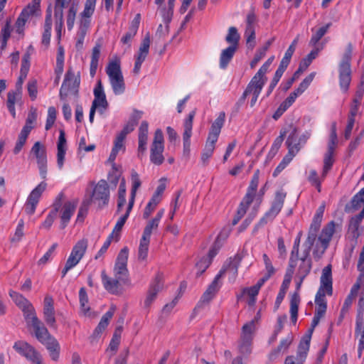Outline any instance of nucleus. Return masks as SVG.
<instances>
[{"mask_svg": "<svg viewBox=\"0 0 364 364\" xmlns=\"http://www.w3.org/2000/svg\"><path fill=\"white\" fill-rule=\"evenodd\" d=\"M65 195L63 192H60L58 195L53 203L54 210L50 211L49 214L47 215L46 220L41 225V228L47 230H49L50 228L56 218L57 213L60 210V208L61 206V201H63Z\"/></svg>", "mask_w": 364, "mask_h": 364, "instance_id": "27", "label": "nucleus"}, {"mask_svg": "<svg viewBox=\"0 0 364 364\" xmlns=\"http://www.w3.org/2000/svg\"><path fill=\"white\" fill-rule=\"evenodd\" d=\"M150 43L151 41L149 33H147L142 40L139 49V53L136 57V61L133 69L134 74H138L139 73L141 64L145 60L146 56L149 54Z\"/></svg>", "mask_w": 364, "mask_h": 364, "instance_id": "20", "label": "nucleus"}, {"mask_svg": "<svg viewBox=\"0 0 364 364\" xmlns=\"http://www.w3.org/2000/svg\"><path fill=\"white\" fill-rule=\"evenodd\" d=\"M287 279H288L287 274H285L284 279L282 282L281 289L279 290V292L277 294V299L275 301V305H276L277 308H278L280 304L283 301V299L285 296V294H286V290L288 289L289 285L290 284V282H288V284L287 283V282H286Z\"/></svg>", "mask_w": 364, "mask_h": 364, "instance_id": "56", "label": "nucleus"}, {"mask_svg": "<svg viewBox=\"0 0 364 364\" xmlns=\"http://www.w3.org/2000/svg\"><path fill=\"white\" fill-rule=\"evenodd\" d=\"M109 200V188L105 179L100 180L95 185L91 197V201L102 208L108 205Z\"/></svg>", "mask_w": 364, "mask_h": 364, "instance_id": "9", "label": "nucleus"}, {"mask_svg": "<svg viewBox=\"0 0 364 364\" xmlns=\"http://www.w3.org/2000/svg\"><path fill=\"white\" fill-rule=\"evenodd\" d=\"M320 227H321L320 225L314 223L313 222L311 223L310 228H309L308 237L306 238V240L304 242V246H309V247H312V246L314 245V242L316 240V238L317 236V232H318Z\"/></svg>", "mask_w": 364, "mask_h": 364, "instance_id": "48", "label": "nucleus"}, {"mask_svg": "<svg viewBox=\"0 0 364 364\" xmlns=\"http://www.w3.org/2000/svg\"><path fill=\"white\" fill-rule=\"evenodd\" d=\"M36 119L37 109L31 107L26 118V124L21 130L27 131V133L30 134L31 130L34 128V124L36 123Z\"/></svg>", "mask_w": 364, "mask_h": 364, "instance_id": "46", "label": "nucleus"}, {"mask_svg": "<svg viewBox=\"0 0 364 364\" xmlns=\"http://www.w3.org/2000/svg\"><path fill=\"white\" fill-rule=\"evenodd\" d=\"M286 196H287V193L284 190L281 189V190L277 191L275 193V197L274 198V200L272 203L271 207H272L273 208H275L276 210H277L279 211H281V210L284 205V203Z\"/></svg>", "mask_w": 364, "mask_h": 364, "instance_id": "50", "label": "nucleus"}, {"mask_svg": "<svg viewBox=\"0 0 364 364\" xmlns=\"http://www.w3.org/2000/svg\"><path fill=\"white\" fill-rule=\"evenodd\" d=\"M237 48L235 46H228L225 49L223 50L220 56V67L222 69H225L228 65L229 63L232 59Z\"/></svg>", "mask_w": 364, "mask_h": 364, "instance_id": "36", "label": "nucleus"}, {"mask_svg": "<svg viewBox=\"0 0 364 364\" xmlns=\"http://www.w3.org/2000/svg\"><path fill=\"white\" fill-rule=\"evenodd\" d=\"M80 82V74L78 73L75 75L73 69L69 68L65 75V78L60 90V97L64 99L68 96L69 92H76Z\"/></svg>", "mask_w": 364, "mask_h": 364, "instance_id": "11", "label": "nucleus"}, {"mask_svg": "<svg viewBox=\"0 0 364 364\" xmlns=\"http://www.w3.org/2000/svg\"><path fill=\"white\" fill-rule=\"evenodd\" d=\"M293 156H291V154H287L282 161L279 164V165L276 167L275 170L274 171L272 176L273 177H277L287 166V165L293 159Z\"/></svg>", "mask_w": 364, "mask_h": 364, "instance_id": "57", "label": "nucleus"}, {"mask_svg": "<svg viewBox=\"0 0 364 364\" xmlns=\"http://www.w3.org/2000/svg\"><path fill=\"white\" fill-rule=\"evenodd\" d=\"M43 314L47 324L50 326H54L55 323V311L53 300L50 296H46L44 299Z\"/></svg>", "mask_w": 364, "mask_h": 364, "instance_id": "31", "label": "nucleus"}, {"mask_svg": "<svg viewBox=\"0 0 364 364\" xmlns=\"http://www.w3.org/2000/svg\"><path fill=\"white\" fill-rule=\"evenodd\" d=\"M32 347L33 346L23 341H18L15 342L13 346L14 349L23 357H25Z\"/></svg>", "mask_w": 364, "mask_h": 364, "instance_id": "55", "label": "nucleus"}, {"mask_svg": "<svg viewBox=\"0 0 364 364\" xmlns=\"http://www.w3.org/2000/svg\"><path fill=\"white\" fill-rule=\"evenodd\" d=\"M332 284L331 265L328 264L322 270L320 287L315 297V304L316 306H327V301L325 296L326 294L328 296L332 295Z\"/></svg>", "mask_w": 364, "mask_h": 364, "instance_id": "5", "label": "nucleus"}, {"mask_svg": "<svg viewBox=\"0 0 364 364\" xmlns=\"http://www.w3.org/2000/svg\"><path fill=\"white\" fill-rule=\"evenodd\" d=\"M124 140L125 137L119 134H117V136H116L115 140L114 141V146L112 149V151L108 159V161L110 163L114 162V160L119 151H125Z\"/></svg>", "mask_w": 364, "mask_h": 364, "instance_id": "37", "label": "nucleus"}, {"mask_svg": "<svg viewBox=\"0 0 364 364\" xmlns=\"http://www.w3.org/2000/svg\"><path fill=\"white\" fill-rule=\"evenodd\" d=\"M30 60L31 55L28 52L26 53L22 58L20 75H23V77H27L28 73L30 69Z\"/></svg>", "mask_w": 364, "mask_h": 364, "instance_id": "59", "label": "nucleus"}, {"mask_svg": "<svg viewBox=\"0 0 364 364\" xmlns=\"http://www.w3.org/2000/svg\"><path fill=\"white\" fill-rule=\"evenodd\" d=\"M112 164V171L108 174V181L112 188H115L122 176V171L117 167L114 162Z\"/></svg>", "mask_w": 364, "mask_h": 364, "instance_id": "47", "label": "nucleus"}, {"mask_svg": "<svg viewBox=\"0 0 364 364\" xmlns=\"http://www.w3.org/2000/svg\"><path fill=\"white\" fill-rule=\"evenodd\" d=\"M336 223L334 221L329 222L323 227L321 232L318 237V240L321 244L322 250L321 254H323L325 250L328 248L329 242L335 232Z\"/></svg>", "mask_w": 364, "mask_h": 364, "instance_id": "25", "label": "nucleus"}, {"mask_svg": "<svg viewBox=\"0 0 364 364\" xmlns=\"http://www.w3.org/2000/svg\"><path fill=\"white\" fill-rule=\"evenodd\" d=\"M128 257L129 249L124 247L119 252L113 269L114 276L119 277V279H122L126 282L129 277V271L127 269Z\"/></svg>", "mask_w": 364, "mask_h": 364, "instance_id": "12", "label": "nucleus"}, {"mask_svg": "<svg viewBox=\"0 0 364 364\" xmlns=\"http://www.w3.org/2000/svg\"><path fill=\"white\" fill-rule=\"evenodd\" d=\"M334 163L333 154L326 153L323 158V167L321 177L324 179Z\"/></svg>", "mask_w": 364, "mask_h": 364, "instance_id": "52", "label": "nucleus"}, {"mask_svg": "<svg viewBox=\"0 0 364 364\" xmlns=\"http://www.w3.org/2000/svg\"><path fill=\"white\" fill-rule=\"evenodd\" d=\"M131 179L132 183V187L131 190L130 198L129 200V209L132 208L134 204L135 197L138 188L141 186V182L139 178V176L137 172L134 170L132 171Z\"/></svg>", "mask_w": 364, "mask_h": 364, "instance_id": "35", "label": "nucleus"}, {"mask_svg": "<svg viewBox=\"0 0 364 364\" xmlns=\"http://www.w3.org/2000/svg\"><path fill=\"white\" fill-rule=\"evenodd\" d=\"M132 208L129 209V205H127L126 213L122 215L117 220L112 233L109 235H112V237L114 238V240L117 242L119 239L120 232L125 224L127 218H129V215L130 214V212Z\"/></svg>", "mask_w": 364, "mask_h": 364, "instance_id": "38", "label": "nucleus"}, {"mask_svg": "<svg viewBox=\"0 0 364 364\" xmlns=\"http://www.w3.org/2000/svg\"><path fill=\"white\" fill-rule=\"evenodd\" d=\"M149 124L146 121H143L139 128V146L138 156L141 157L146 150L148 141Z\"/></svg>", "mask_w": 364, "mask_h": 364, "instance_id": "28", "label": "nucleus"}, {"mask_svg": "<svg viewBox=\"0 0 364 364\" xmlns=\"http://www.w3.org/2000/svg\"><path fill=\"white\" fill-rule=\"evenodd\" d=\"M97 0H86L85 8L80 14L78 31L76 34L75 48L80 50L83 48L84 40L91 23V16L94 14Z\"/></svg>", "mask_w": 364, "mask_h": 364, "instance_id": "1", "label": "nucleus"}, {"mask_svg": "<svg viewBox=\"0 0 364 364\" xmlns=\"http://www.w3.org/2000/svg\"><path fill=\"white\" fill-rule=\"evenodd\" d=\"M280 211L270 207L269 210L265 215L259 220V225H265L269 221L273 220L275 217L279 213Z\"/></svg>", "mask_w": 364, "mask_h": 364, "instance_id": "63", "label": "nucleus"}, {"mask_svg": "<svg viewBox=\"0 0 364 364\" xmlns=\"http://www.w3.org/2000/svg\"><path fill=\"white\" fill-rule=\"evenodd\" d=\"M225 120V113L224 112H220L218 114V117L216 118V119L212 124L210 129L220 133L221 129L224 125Z\"/></svg>", "mask_w": 364, "mask_h": 364, "instance_id": "60", "label": "nucleus"}, {"mask_svg": "<svg viewBox=\"0 0 364 364\" xmlns=\"http://www.w3.org/2000/svg\"><path fill=\"white\" fill-rule=\"evenodd\" d=\"M164 214V209H161L160 210L158 211L156 216L152 220H149L146 227L144 228L142 237H145L146 238L148 239L151 238L152 231L158 228L159 224Z\"/></svg>", "mask_w": 364, "mask_h": 364, "instance_id": "33", "label": "nucleus"}, {"mask_svg": "<svg viewBox=\"0 0 364 364\" xmlns=\"http://www.w3.org/2000/svg\"><path fill=\"white\" fill-rule=\"evenodd\" d=\"M263 88V85H261V84H256L253 82H250L247 85L245 90L242 93V96L239 99L238 102H237V105H242L245 102L247 97L249 95H252V99L250 101V106L253 107L256 104L257 101V98L261 93V91Z\"/></svg>", "mask_w": 364, "mask_h": 364, "instance_id": "22", "label": "nucleus"}, {"mask_svg": "<svg viewBox=\"0 0 364 364\" xmlns=\"http://www.w3.org/2000/svg\"><path fill=\"white\" fill-rule=\"evenodd\" d=\"M364 204V188L357 193L351 200L352 207L358 209Z\"/></svg>", "mask_w": 364, "mask_h": 364, "instance_id": "62", "label": "nucleus"}, {"mask_svg": "<svg viewBox=\"0 0 364 364\" xmlns=\"http://www.w3.org/2000/svg\"><path fill=\"white\" fill-rule=\"evenodd\" d=\"M57 164L61 169L64 164L65 156L67 150V141L64 130L60 129L59 132L58 141L57 144Z\"/></svg>", "mask_w": 364, "mask_h": 364, "instance_id": "29", "label": "nucleus"}, {"mask_svg": "<svg viewBox=\"0 0 364 364\" xmlns=\"http://www.w3.org/2000/svg\"><path fill=\"white\" fill-rule=\"evenodd\" d=\"M221 277H223V272H218V274L215 276L213 281L202 295L200 302L208 303L210 300L213 299V298L215 296L216 293L220 288L221 285L219 282V280Z\"/></svg>", "mask_w": 364, "mask_h": 364, "instance_id": "26", "label": "nucleus"}, {"mask_svg": "<svg viewBox=\"0 0 364 364\" xmlns=\"http://www.w3.org/2000/svg\"><path fill=\"white\" fill-rule=\"evenodd\" d=\"M355 336L359 337L358 355L360 356L364 350V321L362 316L358 314L356 318Z\"/></svg>", "mask_w": 364, "mask_h": 364, "instance_id": "34", "label": "nucleus"}, {"mask_svg": "<svg viewBox=\"0 0 364 364\" xmlns=\"http://www.w3.org/2000/svg\"><path fill=\"white\" fill-rule=\"evenodd\" d=\"M100 50L101 46L100 44H97L92 48L90 68V73L91 77H94L96 74L98 67L99 59L100 57Z\"/></svg>", "mask_w": 364, "mask_h": 364, "instance_id": "40", "label": "nucleus"}, {"mask_svg": "<svg viewBox=\"0 0 364 364\" xmlns=\"http://www.w3.org/2000/svg\"><path fill=\"white\" fill-rule=\"evenodd\" d=\"M150 243V239L141 237L139 242L138 249V259L139 261H146L148 257L149 246Z\"/></svg>", "mask_w": 364, "mask_h": 364, "instance_id": "42", "label": "nucleus"}, {"mask_svg": "<svg viewBox=\"0 0 364 364\" xmlns=\"http://www.w3.org/2000/svg\"><path fill=\"white\" fill-rule=\"evenodd\" d=\"M310 134L306 133L299 136L297 129L294 128L286 141L289 150L288 154H291L294 157L300 150L301 147L306 142Z\"/></svg>", "mask_w": 364, "mask_h": 364, "instance_id": "14", "label": "nucleus"}, {"mask_svg": "<svg viewBox=\"0 0 364 364\" xmlns=\"http://www.w3.org/2000/svg\"><path fill=\"white\" fill-rule=\"evenodd\" d=\"M353 50V44L348 43L338 65L339 85L343 92H346L348 90L351 81L350 61Z\"/></svg>", "mask_w": 364, "mask_h": 364, "instance_id": "3", "label": "nucleus"}, {"mask_svg": "<svg viewBox=\"0 0 364 364\" xmlns=\"http://www.w3.org/2000/svg\"><path fill=\"white\" fill-rule=\"evenodd\" d=\"M79 299L82 311L86 314L89 311L90 307L87 305L88 297L84 287L80 288L79 291Z\"/></svg>", "mask_w": 364, "mask_h": 364, "instance_id": "58", "label": "nucleus"}, {"mask_svg": "<svg viewBox=\"0 0 364 364\" xmlns=\"http://www.w3.org/2000/svg\"><path fill=\"white\" fill-rule=\"evenodd\" d=\"M300 304V296L299 292H294L290 300V314L291 320L293 323H296L298 316L299 305Z\"/></svg>", "mask_w": 364, "mask_h": 364, "instance_id": "41", "label": "nucleus"}, {"mask_svg": "<svg viewBox=\"0 0 364 364\" xmlns=\"http://www.w3.org/2000/svg\"><path fill=\"white\" fill-rule=\"evenodd\" d=\"M164 151V139L162 131H155L153 141L150 148V161L152 164L160 166L164 162L163 152Z\"/></svg>", "mask_w": 364, "mask_h": 364, "instance_id": "8", "label": "nucleus"}, {"mask_svg": "<svg viewBox=\"0 0 364 364\" xmlns=\"http://www.w3.org/2000/svg\"><path fill=\"white\" fill-rule=\"evenodd\" d=\"M25 358L33 364H45L41 354L33 346Z\"/></svg>", "mask_w": 364, "mask_h": 364, "instance_id": "53", "label": "nucleus"}, {"mask_svg": "<svg viewBox=\"0 0 364 364\" xmlns=\"http://www.w3.org/2000/svg\"><path fill=\"white\" fill-rule=\"evenodd\" d=\"M101 277L104 288L112 294H119L122 290V285L127 283L115 276L114 277L107 276L105 270L102 271Z\"/></svg>", "mask_w": 364, "mask_h": 364, "instance_id": "18", "label": "nucleus"}, {"mask_svg": "<svg viewBox=\"0 0 364 364\" xmlns=\"http://www.w3.org/2000/svg\"><path fill=\"white\" fill-rule=\"evenodd\" d=\"M139 28V21L137 19L133 20L129 27L128 31L121 38V42L123 44H129L131 40L136 36Z\"/></svg>", "mask_w": 364, "mask_h": 364, "instance_id": "43", "label": "nucleus"}, {"mask_svg": "<svg viewBox=\"0 0 364 364\" xmlns=\"http://www.w3.org/2000/svg\"><path fill=\"white\" fill-rule=\"evenodd\" d=\"M48 350L52 360L57 362L60 358V346L57 339L52 336L42 343Z\"/></svg>", "mask_w": 364, "mask_h": 364, "instance_id": "30", "label": "nucleus"}, {"mask_svg": "<svg viewBox=\"0 0 364 364\" xmlns=\"http://www.w3.org/2000/svg\"><path fill=\"white\" fill-rule=\"evenodd\" d=\"M164 288V277L160 272H158L153 281L151 282L146 299L144 300V306L149 308L155 301L159 291Z\"/></svg>", "mask_w": 364, "mask_h": 364, "instance_id": "16", "label": "nucleus"}, {"mask_svg": "<svg viewBox=\"0 0 364 364\" xmlns=\"http://www.w3.org/2000/svg\"><path fill=\"white\" fill-rule=\"evenodd\" d=\"M269 66L265 65L264 63L261 66L257 73L254 75L250 82H253L256 84H261V85H264L265 82L267 80V77H265V74L269 69Z\"/></svg>", "mask_w": 364, "mask_h": 364, "instance_id": "49", "label": "nucleus"}, {"mask_svg": "<svg viewBox=\"0 0 364 364\" xmlns=\"http://www.w3.org/2000/svg\"><path fill=\"white\" fill-rule=\"evenodd\" d=\"M88 242L87 239L79 240L73 247L70 255L68 258V261L76 266L85 255Z\"/></svg>", "mask_w": 364, "mask_h": 364, "instance_id": "21", "label": "nucleus"}, {"mask_svg": "<svg viewBox=\"0 0 364 364\" xmlns=\"http://www.w3.org/2000/svg\"><path fill=\"white\" fill-rule=\"evenodd\" d=\"M28 323H31L35 331V335L36 338L41 343L43 341L48 339V337H52L48 329L44 326L43 323L37 318L36 313L30 316L29 321Z\"/></svg>", "mask_w": 364, "mask_h": 364, "instance_id": "23", "label": "nucleus"}, {"mask_svg": "<svg viewBox=\"0 0 364 364\" xmlns=\"http://www.w3.org/2000/svg\"><path fill=\"white\" fill-rule=\"evenodd\" d=\"M240 38V36L237 32V29L234 26L230 27L225 37L226 42L230 44L229 46H235V48H237Z\"/></svg>", "mask_w": 364, "mask_h": 364, "instance_id": "45", "label": "nucleus"}, {"mask_svg": "<svg viewBox=\"0 0 364 364\" xmlns=\"http://www.w3.org/2000/svg\"><path fill=\"white\" fill-rule=\"evenodd\" d=\"M76 14L77 8L74 5L71 6L68 10L66 19L67 26L69 31H71L74 27Z\"/></svg>", "mask_w": 364, "mask_h": 364, "instance_id": "61", "label": "nucleus"}, {"mask_svg": "<svg viewBox=\"0 0 364 364\" xmlns=\"http://www.w3.org/2000/svg\"><path fill=\"white\" fill-rule=\"evenodd\" d=\"M95 99L92 101V105H96V107H102L107 109L108 102L106 100V95L105 94L103 87L100 80L97 82V85L94 89Z\"/></svg>", "mask_w": 364, "mask_h": 364, "instance_id": "32", "label": "nucleus"}, {"mask_svg": "<svg viewBox=\"0 0 364 364\" xmlns=\"http://www.w3.org/2000/svg\"><path fill=\"white\" fill-rule=\"evenodd\" d=\"M196 115V110L191 111L183 122V154L188 159L191 154V137L192 135L193 122Z\"/></svg>", "mask_w": 364, "mask_h": 364, "instance_id": "13", "label": "nucleus"}, {"mask_svg": "<svg viewBox=\"0 0 364 364\" xmlns=\"http://www.w3.org/2000/svg\"><path fill=\"white\" fill-rule=\"evenodd\" d=\"M29 134L27 133V131L21 130L20 134H18V139L16 142L15 146L14 148L13 152L14 154H18L23 146L25 145L26 140L28 139Z\"/></svg>", "mask_w": 364, "mask_h": 364, "instance_id": "54", "label": "nucleus"}, {"mask_svg": "<svg viewBox=\"0 0 364 364\" xmlns=\"http://www.w3.org/2000/svg\"><path fill=\"white\" fill-rule=\"evenodd\" d=\"M30 155H32L36 159L41 178L46 180L48 173V158L46 146L40 141L35 142L31 149Z\"/></svg>", "mask_w": 364, "mask_h": 364, "instance_id": "7", "label": "nucleus"}, {"mask_svg": "<svg viewBox=\"0 0 364 364\" xmlns=\"http://www.w3.org/2000/svg\"><path fill=\"white\" fill-rule=\"evenodd\" d=\"M305 249L303 251L299 259H296L294 264L291 266V262H289V265L286 272L287 274L288 279L286 282H291L292 276L296 269V277L306 278L311 272L312 268V260L310 257V251L311 247L305 246Z\"/></svg>", "mask_w": 364, "mask_h": 364, "instance_id": "2", "label": "nucleus"}, {"mask_svg": "<svg viewBox=\"0 0 364 364\" xmlns=\"http://www.w3.org/2000/svg\"><path fill=\"white\" fill-rule=\"evenodd\" d=\"M9 295L16 303V304L22 309L24 313V316L26 322L29 321L30 316H32L35 312V309L32 304L19 293L11 290Z\"/></svg>", "mask_w": 364, "mask_h": 364, "instance_id": "19", "label": "nucleus"}, {"mask_svg": "<svg viewBox=\"0 0 364 364\" xmlns=\"http://www.w3.org/2000/svg\"><path fill=\"white\" fill-rule=\"evenodd\" d=\"M41 15V0H31V2L21 11L16 19L15 23L16 32L19 34L23 33L27 21L32 17H38Z\"/></svg>", "mask_w": 364, "mask_h": 364, "instance_id": "6", "label": "nucleus"}, {"mask_svg": "<svg viewBox=\"0 0 364 364\" xmlns=\"http://www.w3.org/2000/svg\"><path fill=\"white\" fill-rule=\"evenodd\" d=\"M310 346V335H305L298 346L296 356H287L284 364H304Z\"/></svg>", "mask_w": 364, "mask_h": 364, "instance_id": "15", "label": "nucleus"}, {"mask_svg": "<svg viewBox=\"0 0 364 364\" xmlns=\"http://www.w3.org/2000/svg\"><path fill=\"white\" fill-rule=\"evenodd\" d=\"M242 257L240 254H236L233 257H230L225 262L223 267L219 272H223V277L225 274H228L229 280L234 282L237 275V270L240 264L242 261Z\"/></svg>", "mask_w": 364, "mask_h": 364, "instance_id": "17", "label": "nucleus"}, {"mask_svg": "<svg viewBox=\"0 0 364 364\" xmlns=\"http://www.w3.org/2000/svg\"><path fill=\"white\" fill-rule=\"evenodd\" d=\"M106 73L109 77L113 92L116 95H122L125 91V83L118 60L109 62L106 67Z\"/></svg>", "mask_w": 364, "mask_h": 364, "instance_id": "4", "label": "nucleus"}, {"mask_svg": "<svg viewBox=\"0 0 364 364\" xmlns=\"http://www.w3.org/2000/svg\"><path fill=\"white\" fill-rule=\"evenodd\" d=\"M27 89L31 100H35L38 94L37 80L36 79L30 80L27 84Z\"/></svg>", "mask_w": 364, "mask_h": 364, "instance_id": "64", "label": "nucleus"}, {"mask_svg": "<svg viewBox=\"0 0 364 364\" xmlns=\"http://www.w3.org/2000/svg\"><path fill=\"white\" fill-rule=\"evenodd\" d=\"M331 25V23H328L326 26L318 28L311 36L309 44L311 46H316L322 37L327 33Z\"/></svg>", "mask_w": 364, "mask_h": 364, "instance_id": "51", "label": "nucleus"}, {"mask_svg": "<svg viewBox=\"0 0 364 364\" xmlns=\"http://www.w3.org/2000/svg\"><path fill=\"white\" fill-rule=\"evenodd\" d=\"M115 311V307L112 306L102 316L98 326L94 331V335H99L104 331L109 324V320L112 318Z\"/></svg>", "mask_w": 364, "mask_h": 364, "instance_id": "39", "label": "nucleus"}, {"mask_svg": "<svg viewBox=\"0 0 364 364\" xmlns=\"http://www.w3.org/2000/svg\"><path fill=\"white\" fill-rule=\"evenodd\" d=\"M21 95V92L18 90L9 91L7 94V107L14 117L16 116L15 103Z\"/></svg>", "mask_w": 364, "mask_h": 364, "instance_id": "44", "label": "nucleus"}, {"mask_svg": "<svg viewBox=\"0 0 364 364\" xmlns=\"http://www.w3.org/2000/svg\"><path fill=\"white\" fill-rule=\"evenodd\" d=\"M255 331V324L254 321H251L242 326L239 346V350L241 354L248 355L251 353V346Z\"/></svg>", "mask_w": 364, "mask_h": 364, "instance_id": "10", "label": "nucleus"}, {"mask_svg": "<svg viewBox=\"0 0 364 364\" xmlns=\"http://www.w3.org/2000/svg\"><path fill=\"white\" fill-rule=\"evenodd\" d=\"M77 205V200H70L61 205L60 209V229H64L68 225L72 215L74 214Z\"/></svg>", "mask_w": 364, "mask_h": 364, "instance_id": "24", "label": "nucleus"}]
</instances>
